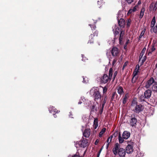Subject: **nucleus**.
<instances>
[{
	"instance_id": "nucleus-34",
	"label": "nucleus",
	"mask_w": 157,
	"mask_h": 157,
	"mask_svg": "<svg viewBox=\"0 0 157 157\" xmlns=\"http://www.w3.org/2000/svg\"><path fill=\"white\" fill-rule=\"evenodd\" d=\"M106 130V128H103L100 132L99 136L101 137L102 136V135L105 132Z\"/></svg>"
},
{
	"instance_id": "nucleus-20",
	"label": "nucleus",
	"mask_w": 157,
	"mask_h": 157,
	"mask_svg": "<svg viewBox=\"0 0 157 157\" xmlns=\"http://www.w3.org/2000/svg\"><path fill=\"white\" fill-rule=\"evenodd\" d=\"M117 92L121 95L124 93V91L123 87L121 86H119L117 88Z\"/></svg>"
},
{
	"instance_id": "nucleus-19",
	"label": "nucleus",
	"mask_w": 157,
	"mask_h": 157,
	"mask_svg": "<svg viewBox=\"0 0 157 157\" xmlns=\"http://www.w3.org/2000/svg\"><path fill=\"white\" fill-rule=\"evenodd\" d=\"M97 22V21H94L93 24H89V25L90 26L91 28V29L92 30H95L96 28V26L95 24Z\"/></svg>"
},
{
	"instance_id": "nucleus-48",
	"label": "nucleus",
	"mask_w": 157,
	"mask_h": 157,
	"mask_svg": "<svg viewBox=\"0 0 157 157\" xmlns=\"http://www.w3.org/2000/svg\"><path fill=\"white\" fill-rule=\"evenodd\" d=\"M150 49L151 52H153L155 50V48L154 46H153Z\"/></svg>"
},
{
	"instance_id": "nucleus-24",
	"label": "nucleus",
	"mask_w": 157,
	"mask_h": 157,
	"mask_svg": "<svg viewBox=\"0 0 157 157\" xmlns=\"http://www.w3.org/2000/svg\"><path fill=\"white\" fill-rule=\"evenodd\" d=\"M136 6H135L133 7V9H130L128 11V14H130L135 12L136 10Z\"/></svg>"
},
{
	"instance_id": "nucleus-18",
	"label": "nucleus",
	"mask_w": 157,
	"mask_h": 157,
	"mask_svg": "<svg viewBox=\"0 0 157 157\" xmlns=\"http://www.w3.org/2000/svg\"><path fill=\"white\" fill-rule=\"evenodd\" d=\"M117 96L118 95L116 92H113L110 101H115L117 99Z\"/></svg>"
},
{
	"instance_id": "nucleus-50",
	"label": "nucleus",
	"mask_w": 157,
	"mask_h": 157,
	"mask_svg": "<svg viewBox=\"0 0 157 157\" xmlns=\"http://www.w3.org/2000/svg\"><path fill=\"white\" fill-rule=\"evenodd\" d=\"M72 113L71 112H70L69 114V116L71 118H73V115L72 114Z\"/></svg>"
},
{
	"instance_id": "nucleus-17",
	"label": "nucleus",
	"mask_w": 157,
	"mask_h": 157,
	"mask_svg": "<svg viewBox=\"0 0 157 157\" xmlns=\"http://www.w3.org/2000/svg\"><path fill=\"white\" fill-rule=\"evenodd\" d=\"M89 39L88 44H91L94 43L95 40V37L94 36L93 34H90L89 36Z\"/></svg>"
},
{
	"instance_id": "nucleus-9",
	"label": "nucleus",
	"mask_w": 157,
	"mask_h": 157,
	"mask_svg": "<svg viewBox=\"0 0 157 157\" xmlns=\"http://www.w3.org/2000/svg\"><path fill=\"white\" fill-rule=\"evenodd\" d=\"M114 29H113V31L114 35V39L115 40L118 37L119 35H118V36H117V35L120 32H121V31L118 27H117L116 26H115Z\"/></svg>"
},
{
	"instance_id": "nucleus-49",
	"label": "nucleus",
	"mask_w": 157,
	"mask_h": 157,
	"mask_svg": "<svg viewBox=\"0 0 157 157\" xmlns=\"http://www.w3.org/2000/svg\"><path fill=\"white\" fill-rule=\"evenodd\" d=\"M154 77L155 82H157V72L156 73V74L154 75Z\"/></svg>"
},
{
	"instance_id": "nucleus-59",
	"label": "nucleus",
	"mask_w": 157,
	"mask_h": 157,
	"mask_svg": "<svg viewBox=\"0 0 157 157\" xmlns=\"http://www.w3.org/2000/svg\"><path fill=\"white\" fill-rule=\"evenodd\" d=\"M134 77H133L132 78V82L133 83H135V80H134Z\"/></svg>"
},
{
	"instance_id": "nucleus-3",
	"label": "nucleus",
	"mask_w": 157,
	"mask_h": 157,
	"mask_svg": "<svg viewBox=\"0 0 157 157\" xmlns=\"http://www.w3.org/2000/svg\"><path fill=\"white\" fill-rule=\"evenodd\" d=\"M93 96L94 98V100L95 101H97L99 100H101L102 96L101 93L98 90H97V89L95 90H94Z\"/></svg>"
},
{
	"instance_id": "nucleus-28",
	"label": "nucleus",
	"mask_w": 157,
	"mask_h": 157,
	"mask_svg": "<svg viewBox=\"0 0 157 157\" xmlns=\"http://www.w3.org/2000/svg\"><path fill=\"white\" fill-rule=\"evenodd\" d=\"M113 136L111 135L108 138L107 140V142L108 143V144L107 146V148L108 147L109 144V143L111 142L112 140V138L113 137Z\"/></svg>"
},
{
	"instance_id": "nucleus-11",
	"label": "nucleus",
	"mask_w": 157,
	"mask_h": 157,
	"mask_svg": "<svg viewBox=\"0 0 157 157\" xmlns=\"http://www.w3.org/2000/svg\"><path fill=\"white\" fill-rule=\"evenodd\" d=\"M91 130L90 128H86L83 132V136L86 138H88L91 133Z\"/></svg>"
},
{
	"instance_id": "nucleus-1",
	"label": "nucleus",
	"mask_w": 157,
	"mask_h": 157,
	"mask_svg": "<svg viewBox=\"0 0 157 157\" xmlns=\"http://www.w3.org/2000/svg\"><path fill=\"white\" fill-rule=\"evenodd\" d=\"M120 146L118 143L115 144V146L112 149L114 154L117 155L118 154L120 157H124L126 154L125 149L123 148H120Z\"/></svg>"
},
{
	"instance_id": "nucleus-47",
	"label": "nucleus",
	"mask_w": 157,
	"mask_h": 157,
	"mask_svg": "<svg viewBox=\"0 0 157 157\" xmlns=\"http://www.w3.org/2000/svg\"><path fill=\"white\" fill-rule=\"evenodd\" d=\"M97 3H98V4L99 6V7H101V3H102L101 2V1H98Z\"/></svg>"
},
{
	"instance_id": "nucleus-36",
	"label": "nucleus",
	"mask_w": 157,
	"mask_h": 157,
	"mask_svg": "<svg viewBox=\"0 0 157 157\" xmlns=\"http://www.w3.org/2000/svg\"><path fill=\"white\" fill-rule=\"evenodd\" d=\"M129 43H130V40L129 39L127 40L125 43V44L124 45V48L125 49H127V45Z\"/></svg>"
},
{
	"instance_id": "nucleus-8",
	"label": "nucleus",
	"mask_w": 157,
	"mask_h": 157,
	"mask_svg": "<svg viewBox=\"0 0 157 157\" xmlns=\"http://www.w3.org/2000/svg\"><path fill=\"white\" fill-rule=\"evenodd\" d=\"M157 83L154 78L153 77H151L147 82L146 85L145 87L148 88H149L150 86L153 84Z\"/></svg>"
},
{
	"instance_id": "nucleus-58",
	"label": "nucleus",
	"mask_w": 157,
	"mask_h": 157,
	"mask_svg": "<svg viewBox=\"0 0 157 157\" xmlns=\"http://www.w3.org/2000/svg\"><path fill=\"white\" fill-rule=\"evenodd\" d=\"M72 157H79V156L76 154H75L72 156Z\"/></svg>"
},
{
	"instance_id": "nucleus-53",
	"label": "nucleus",
	"mask_w": 157,
	"mask_h": 157,
	"mask_svg": "<svg viewBox=\"0 0 157 157\" xmlns=\"http://www.w3.org/2000/svg\"><path fill=\"white\" fill-rule=\"evenodd\" d=\"M143 56V55H142L140 54V56H139V61L140 62L141 59L142 58Z\"/></svg>"
},
{
	"instance_id": "nucleus-33",
	"label": "nucleus",
	"mask_w": 157,
	"mask_h": 157,
	"mask_svg": "<svg viewBox=\"0 0 157 157\" xmlns=\"http://www.w3.org/2000/svg\"><path fill=\"white\" fill-rule=\"evenodd\" d=\"M113 69L111 68H110L109 71V76H108L111 79L113 74Z\"/></svg>"
},
{
	"instance_id": "nucleus-4",
	"label": "nucleus",
	"mask_w": 157,
	"mask_h": 157,
	"mask_svg": "<svg viewBox=\"0 0 157 157\" xmlns=\"http://www.w3.org/2000/svg\"><path fill=\"white\" fill-rule=\"evenodd\" d=\"M111 78L106 74H104L101 78V82L102 83H107L111 80Z\"/></svg>"
},
{
	"instance_id": "nucleus-5",
	"label": "nucleus",
	"mask_w": 157,
	"mask_h": 157,
	"mask_svg": "<svg viewBox=\"0 0 157 157\" xmlns=\"http://www.w3.org/2000/svg\"><path fill=\"white\" fill-rule=\"evenodd\" d=\"M133 143L131 142L128 144L126 148V152L128 154H130L133 151Z\"/></svg>"
},
{
	"instance_id": "nucleus-30",
	"label": "nucleus",
	"mask_w": 157,
	"mask_h": 157,
	"mask_svg": "<svg viewBox=\"0 0 157 157\" xmlns=\"http://www.w3.org/2000/svg\"><path fill=\"white\" fill-rule=\"evenodd\" d=\"M124 139L123 138V137H121L120 132H119L118 136V139L119 143H122L124 141Z\"/></svg>"
},
{
	"instance_id": "nucleus-45",
	"label": "nucleus",
	"mask_w": 157,
	"mask_h": 157,
	"mask_svg": "<svg viewBox=\"0 0 157 157\" xmlns=\"http://www.w3.org/2000/svg\"><path fill=\"white\" fill-rule=\"evenodd\" d=\"M134 0H125V1L128 4H131L133 2Z\"/></svg>"
},
{
	"instance_id": "nucleus-27",
	"label": "nucleus",
	"mask_w": 157,
	"mask_h": 157,
	"mask_svg": "<svg viewBox=\"0 0 157 157\" xmlns=\"http://www.w3.org/2000/svg\"><path fill=\"white\" fill-rule=\"evenodd\" d=\"M138 105V102L137 101L136 99H133L132 101L131 105L135 107L136 105Z\"/></svg>"
},
{
	"instance_id": "nucleus-39",
	"label": "nucleus",
	"mask_w": 157,
	"mask_h": 157,
	"mask_svg": "<svg viewBox=\"0 0 157 157\" xmlns=\"http://www.w3.org/2000/svg\"><path fill=\"white\" fill-rule=\"evenodd\" d=\"M91 111H94V109L95 110V111H97V108H95V106L94 105H92L91 107Z\"/></svg>"
},
{
	"instance_id": "nucleus-29",
	"label": "nucleus",
	"mask_w": 157,
	"mask_h": 157,
	"mask_svg": "<svg viewBox=\"0 0 157 157\" xmlns=\"http://www.w3.org/2000/svg\"><path fill=\"white\" fill-rule=\"evenodd\" d=\"M103 96L104 97V98L103 99V102L102 104V106L103 107H104V106L106 102V101L107 99V96L105 94H103ZM102 100H103V99H102Z\"/></svg>"
},
{
	"instance_id": "nucleus-15",
	"label": "nucleus",
	"mask_w": 157,
	"mask_h": 157,
	"mask_svg": "<svg viewBox=\"0 0 157 157\" xmlns=\"http://www.w3.org/2000/svg\"><path fill=\"white\" fill-rule=\"evenodd\" d=\"M125 21L123 18L118 19V23L119 26L122 28H124L125 25Z\"/></svg>"
},
{
	"instance_id": "nucleus-54",
	"label": "nucleus",
	"mask_w": 157,
	"mask_h": 157,
	"mask_svg": "<svg viewBox=\"0 0 157 157\" xmlns=\"http://www.w3.org/2000/svg\"><path fill=\"white\" fill-rule=\"evenodd\" d=\"M103 108H104V107H103V106H101V109L100 110V114H101L102 113V112H103Z\"/></svg>"
},
{
	"instance_id": "nucleus-51",
	"label": "nucleus",
	"mask_w": 157,
	"mask_h": 157,
	"mask_svg": "<svg viewBox=\"0 0 157 157\" xmlns=\"http://www.w3.org/2000/svg\"><path fill=\"white\" fill-rule=\"evenodd\" d=\"M82 61H85L86 59V57H84V55H82Z\"/></svg>"
},
{
	"instance_id": "nucleus-56",
	"label": "nucleus",
	"mask_w": 157,
	"mask_h": 157,
	"mask_svg": "<svg viewBox=\"0 0 157 157\" xmlns=\"http://www.w3.org/2000/svg\"><path fill=\"white\" fill-rule=\"evenodd\" d=\"M146 56H145L144 57L143 59L142 60H143V61H144V62H145L146 60Z\"/></svg>"
},
{
	"instance_id": "nucleus-25",
	"label": "nucleus",
	"mask_w": 157,
	"mask_h": 157,
	"mask_svg": "<svg viewBox=\"0 0 157 157\" xmlns=\"http://www.w3.org/2000/svg\"><path fill=\"white\" fill-rule=\"evenodd\" d=\"M152 90L154 92H157V83H155L152 87Z\"/></svg>"
},
{
	"instance_id": "nucleus-23",
	"label": "nucleus",
	"mask_w": 157,
	"mask_h": 157,
	"mask_svg": "<svg viewBox=\"0 0 157 157\" xmlns=\"http://www.w3.org/2000/svg\"><path fill=\"white\" fill-rule=\"evenodd\" d=\"M139 68H140L139 65L138 64L136 66V68H135V71L134 73V76H135L139 72Z\"/></svg>"
},
{
	"instance_id": "nucleus-60",
	"label": "nucleus",
	"mask_w": 157,
	"mask_h": 157,
	"mask_svg": "<svg viewBox=\"0 0 157 157\" xmlns=\"http://www.w3.org/2000/svg\"><path fill=\"white\" fill-rule=\"evenodd\" d=\"M101 151V150H100L98 153V155H97V157H99V155H100V152Z\"/></svg>"
},
{
	"instance_id": "nucleus-38",
	"label": "nucleus",
	"mask_w": 157,
	"mask_h": 157,
	"mask_svg": "<svg viewBox=\"0 0 157 157\" xmlns=\"http://www.w3.org/2000/svg\"><path fill=\"white\" fill-rule=\"evenodd\" d=\"M146 50V48L145 47H144L143 49L141 51V52L140 53V54L144 56V53L145 52Z\"/></svg>"
},
{
	"instance_id": "nucleus-26",
	"label": "nucleus",
	"mask_w": 157,
	"mask_h": 157,
	"mask_svg": "<svg viewBox=\"0 0 157 157\" xmlns=\"http://www.w3.org/2000/svg\"><path fill=\"white\" fill-rule=\"evenodd\" d=\"M155 22L156 21L155 17H154L152 18V19L151 21V27L153 28L154 27L155 24Z\"/></svg>"
},
{
	"instance_id": "nucleus-10",
	"label": "nucleus",
	"mask_w": 157,
	"mask_h": 157,
	"mask_svg": "<svg viewBox=\"0 0 157 157\" xmlns=\"http://www.w3.org/2000/svg\"><path fill=\"white\" fill-rule=\"evenodd\" d=\"M49 111L50 113L53 114L55 118L57 117L56 114L58 113V111L53 106H50L49 108Z\"/></svg>"
},
{
	"instance_id": "nucleus-62",
	"label": "nucleus",
	"mask_w": 157,
	"mask_h": 157,
	"mask_svg": "<svg viewBox=\"0 0 157 157\" xmlns=\"http://www.w3.org/2000/svg\"><path fill=\"white\" fill-rule=\"evenodd\" d=\"M117 134L118 132H115L114 134V135H115V136H116L117 135Z\"/></svg>"
},
{
	"instance_id": "nucleus-37",
	"label": "nucleus",
	"mask_w": 157,
	"mask_h": 157,
	"mask_svg": "<svg viewBox=\"0 0 157 157\" xmlns=\"http://www.w3.org/2000/svg\"><path fill=\"white\" fill-rule=\"evenodd\" d=\"M127 21V25L128 27H129L130 26L131 23V20L130 19H128L126 21Z\"/></svg>"
},
{
	"instance_id": "nucleus-40",
	"label": "nucleus",
	"mask_w": 157,
	"mask_h": 157,
	"mask_svg": "<svg viewBox=\"0 0 157 157\" xmlns=\"http://www.w3.org/2000/svg\"><path fill=\"white\" fill-rule=\"evenodd\" d=\"M144 32H145V31H144V30H143L142 31V32H141V33H140V36H139V40H140V39H141L142 37V36L144 35Z\"/></svg>"
},
{
	"instance_id": "nucleus-32",
	"label": "nucleus",
	"mask_w": 157,
	"mask_h": 157,
	"mask_svg": "<svg viewBox=\"0 0 157 157\" xmlns=\"http://www.w3.org/2000/svg\"><path fill=\"white\" fill-rule=\"evenodd\" d=\"M146 99L144 95H142L139 98V99L141 101H146Z\"/></svg>"
},
{
	"instance_id": "nucleus-42",
	"label": "nucleus",
	"mask_w": 157,
	"mask_h": 157,
	"mask_svg": "<svg viewBox=\"0 0 157 157\" xmlns=\"http://www.w3.org/2000/svg\"><path fill=\"white\" fill-rule=\"evenodd\" d=\"M117 74V71H115L114 73V75H113V81H114V80L115 79V78Z\"/></svg>"
},
{
	"instance_id": "nucleus-46",
	"label": "nucleus",
	"mask_w": 157,
	"mask_h": 157,
	"mask_svg": "<svg viewBox=\"0 0 157 157\" xmlns=\"http://www.w3.org/2000/svg\"><path fill=\"white\" fill-rule=\"evenodd\" d=\"M153 32L155 33H157V25L154 27Z\"/></svg>"
},
{
	"instance_id": "nucleus-2",
	"label": "nucleus",
	"mask_w": 157,
	"mask_h": 157,
	"mask_svg": "<svg viewBox=\"0 0 157 157\" xmlns=\"http://www.w3.org/2000/svg\"><path fill=\"white\" fill-rule=\"evenodd\" d=\"M76 147H77L78 146L84 148L89 145L88 140L82 137L79 142H77L75 144Z\"/></svg>"
},
{
	"instance_id": "nucleus-12",
	"label": "nucleus",
	"mask_w": 157,
	"mask_h": 157,
	"mask_svg": "<svg viewBox=\"0 0 157 157\" xmlns=\"http://www.w3.org/2000/svg\"><path fill=\"white\" fill-rule=\"evenodd\" d=\"M137 120L135 117H132L131 118L130 121V125L132 126H135L136 125Z\"/></svg>"
},
{
	"instance_id": "nucleus-63",
	"label": "nucleus",
	"mask_w": 157,
	"mask_h": 157,
	"mask_svg": "<svg viewBox=\"0 0 157 157\" xmlns=\"http://www.w3.org/2000/svg\"><path fill=\"white\" fill-rule=\"evenodd\" d=\"M83 81H82L84 83H86V81L85 80V78H83Z\"/></svg>"
},
{
	"instance_id": "nucleus-7",
	"label": "nucleus",
	"mask_w": 157,
	"mask_h": 157,
	"mask_svg": "<svg viewBox=\"0 0 157 157\" xmlns=\"http://www.w3.org/2000/svg\"><path fill=\"white\" fill-rule=\"evenodd\" d=\"M135 107V108L132 110L136 113H139L143 110V106L141 104L136 105Z\"/></svg>"
},
{
	"instance_id": "nucleus-21",
	"label": "nucleus",
	"mask_w": 157,
	"mask_h": 157,
	"mask_svg": "<svg viewBox=\"0 0 157 157\" xmlns=\"http://www.w3.org/2000/svg\"><path fill=\"white\" fill-rule=\"evenodd\" d=\"M98 125V119L97 118L94 119V122L93 127L94 129H96Z\"/></svg>"
},
{
	"instance_id": "nucleus-43",
	"label": "nucleus",
	"mask_w": 157,
	"mask_h": 157,
	"mask_svg": "<svg viewBox=\"0 0 157 157\" xmlns=\"http://www.w3.org/2000/svg\"><path fill=\"white\" fill-rule=\"evenodd\" d=\"M103 94L105 95V94L107 91V88L106 87H103Z\"/></svg>"
},
{
	"instance_id": "nucleus-35",
	"label": "nucleus",
	"mask_w": 157,
	"mask_h": 157,
	"mask_svg": "<svg viewBox=\"0 0 157 157\" xmlns=\"http://www.w3.org/2000/svg\"><path fill=\"white\" fill-rule=\"evenodd\" d=\"M114 58V59H113V63H112V64L113 65H114L116 63L117 61V60L119 58V56H115V57H113Z\"/></svg>"
},
{
	"instance_id": "nucleus-64",
	"label": "nucleus",
	"mask_w": 157,
	"mask_h": 157,
	"mask_svg": "<svg viewBox=\"0 0 157 157\" xmlns=\"http://www.w3.org/2000/svg\"><path fill=\"white\" fill-rule=\"evenodd\" d=\"M82 103V101H79L78 102V104H81Z\"/></svg>"
},
{
	"instance_id": "nucleus-52",
	"label": "nucleus",
	"mask_w": 157,
	"mask_h": 157,
	"mask_svg": "<svg viewBox=\"0 0 157 157\" xmlns=\"http://www.w3.org/2000/svg\"><path fill=\"white\" fill-rule=\"evenodd\" d=\"M127 65V63L126 62L125 63L124 65H123V68H122V70H124V68L125 67H126Z\"/></svg>"
},
{
	"instance_id": "nucleus-13",
	"label": "nucleus",
	"mask_w": 157,
	"mask_h": 157,
	"mask_svg": "<svg viewBox=\"0 0 157 157\" xmlns=\"http://www.w3.org/2000/svg\"><path fill=\"white\" fill-rule=\"evenodd\" d=\"M151 91L150 90H147L144 92V95L145 98H146L147 99L149 98L151 96Z\"/></svg>"
},
{
	"instance_id": "nucleus-61",
	"label": "nucleus",
	"mask_w": 157,
	"mask_h": 157,
	"mask_svg": "<svg viewBox=\"0 0 157 157\" xmlns=\"http://www.w3.org/2000/svg\"><path fill=\"white\" fill-rule=\"evenodd\" d=\"M144 62L143 61V60H142L141 62L140 63V66H141V65H142L143 64V63H144Z\"/></svg>"
},
{
	"instance_id": "nucleus-14",
	"label": "nucleus",
	"mask_w": 157,
	"mask_h": 157,
	"mask_svg": "<svg viewBox=\"0 0 157 157\" xmlns=\"http://www.w3.org/2000/svg\"><path fill=\"white\" fill-rule=\"evenodd\" d=\"M130 136V133L127 131H124L122 134L123 138L125 139H128Z\"/></svg>"
},
{
	"instance_id": "nucleus-22",
	"label": "nucleus",
	"mask_w": 157,
	"mask_h": 157,
	"mask_svg": "<svg viewBox=\"0 0 157 157\" xmlns=\"http://www.w3.org/2000/svg\"><path fill=\"white\" fill-rule=\"evenodd\" d=\"M145 11V9L144 7H142L140 10L139 18L141 19L144 15V12Z\"/></svg>"
},
{
	"instance_id": "nucleus-16",
	"label": "nucleus",
	"mask_w": 157,
	"mask_h": 157,
	"mask_svg": "<svg viewBox=\"0 0 157 157\" xmlns=\"http://www.w3.org/2000/svg\"><path fill=\"white\" fill-rule=\"evenodd\" d=\"M124 34V30H121L120 35V37L119 38V43L120 44H122V40L123 38Z\"/></svg>"
},
{
	"instance_id": "nucleus-41",
	"label": "nucleus",
	"mask_w": 157,
	"mask_h": 157,
	"mask_svg": "<svg viewBox=\"0 0 157 157\" xmlns=\"http://www.w3.org/2000/svg\"><path fill=\"white\" fill-rule=\"evenodd\" d=\"M98 31L97 30L95 31L94 33L93 34V36L94 37L95 36H97L98 34Z\"/></svg>"
},
{
	"instance_id": "nucleus-57",
	"label": "nucleus",
	"mask_w": 157,
	"mask_h": 157,
	"mask_svg": "<svg viewBox=\"0 0 157 157\" xmlns=\"http://www.w3.org/2000/svg\"><path fill=\"white\" fill-rule=\"evenodd\" d=\"M152 52H151L150 49H149L148 53V56H150Z\"/></svg>"
},
{
	"instance_id": "nucleus-31",
	"label": "nucleus",
	"mask_w": 157,
	"mask_h": 157,
	"mask_svg": "<svg viewBox=\"0 0 157 157\" xmlns=\"http://www.w3.org/2000/svg\"><path fill=\"white\" fill-rule=\"evenodd\" d=\"M128 93H127L125 94V96L124 97L123 101V104H125L128 98Z\"/></svg>"
},
{
	"instance_id": "nucleus-6",
	"label": "nucleus",
	"mask_w": 157,
	"mask_h": 157,
	"mask_svg": "<svg viewBox=\"0 0 157 157\" xmlns=\"http://www.w3.org/2000/svg\"><path fill=\"white\" fill-rule=\"evenodd\" d=\"M111 54L113 57L119 56V51L118 48L113 47L111 51Z\"/></svg>"
},
{
	"instance_id": "nucleus-55",
	"label": "nucleus",
	"mask_w": 157,
	"mask_h": 157,
	"mask_svg": "<svg viewBox=\"0 0 157 157\" xmlns=\"http://www.w3.org/2000/svg\"><path fill=\"white\" fill-rule=\"evenodd\" d=\"M99 142V140H98V139L96 140L95 142V143H94L95 144L97 145L98 144V143Z\"/></svg>"
},
{
	"instance_id": "nucleus-44",
	"label": "nucleus",
	"mask_w": 157,
	"mask_h": 157,
	"mask_svg": "<svg viewBox=\"0 0 157 157\" xmlns=\"http://www.w3.org/2000/svg\"><path fill=\"white\" fill-rule=\"evenodd\" d=\"M157 9V0L155 2L153 8V10L155 11Z\"/></svg>"
}]
</instances>
